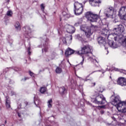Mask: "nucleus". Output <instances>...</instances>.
<instances>
[{
  "label": "nucleus",
  "mask_w": 126,
  "mask_h": 126,
  "mask_svg": "<svg viewBox=\"0 0 126 126\" xmlns=\"http://www.w3.org/2000/svg\"><path fill=\"white\" fill-rule=\"evenodd\" d=\"M89 2L92 6H99V4L102 2V0H89Z\"/></svg>",
  "instance_id": "14"
},
{
  "label": "nucleus",
  "mask_w": 126,
  "mask_h": 126,
  "mask_svg": "<svg viewBox=\"0 0 126 126\" xmlns=\"http://www.w3.org/2000/svg\"><path fill=\"white\" fill-rule=\"evenodd\" d=\"M124 31H125V27H124L123 25L119 24L117 25V28L114 29L113 32H114V33L110 34L108 30L103 29L101 31V34L102 36H104L105 37L107 36V38L112 37V38H114L115 41H117L118 38H120L119 36L121 35L122 33L124 32Z\"/></svg>",
  "instance_id": "1"
},
{
  "label": "nucleus",
  "mask_w": 126,
  "mask_h": 126,
  "mask_svg": "<svg viewBox=\"0 0 126 126\" xmlns=\"http://www.w3.org/2000/svg\"><path fill=\"white\" fill-rule=\"evenodd\" d=\"M115 9L114 7L108 6L104 10V14L106 17H112L114 15Z\"/></svg>",
  "instance_id": "7"
},
{
  "label": "nucleus",
  "mask_w": 126,
  "mask_h": 126,
  "mask_svg": "<svg viewBox=\"0 0 126 126\" xmlns=\"http://www.w3.org/2000/svg\"><path fill=\"white\" fill-rule=\"evenodd\" d=\"M5 124H6V121H5Z\"/></svg>",
  "instance_id": "56"
},
{
  "label": "nucleus",
  "mask_w": 126,
  "mask_h": 126,
  "mask_svg": "<svg viewBox=\"0 0 126 126\" xmlns=\"http://www.w3.org/2000/svg\"><path fill=\"white\" fill-rule=\"evenodd\" d=\"M15 27L17 31H20L21 30V26L19 22H16L15 24Z\"/></svg>",
  "instance_id": "24"
},
{
  "label": "nucleus",
  "mask_w": 126,
  "mask_h": 126,
  "mask_svg": "<svg viewBox=\"0 0 126 126\" xmlns=\"http://www.w3.org/2000/svg\"><path fill=\"white\" fill-rule=\"evenodd\" d=\"M62 14L65 19H66V18H69V17H70V15H69L67 8L65 9V10L63 12Z\"/></svg>",
  "instance_id": "21"
},
{
  "label": "nucleus",
  "mask_w": 126,
  "mask_h": 126,
  "mask_svg": "<svg viewBox=\"0 0 126 126\" xmlns=\"http://www.w3.org/2000/svg\"><path fill=\"white\" fill-rule=\"evenodd\" d=\"M62 71H63L62 68H60L59 67H57V68L56 69V73H62Z\"/></svg>",
  "instance_id": "30"
},
{
  "label": "nucleus",
  "mask_w": 126,
  "mask_h": 126,
  "mask_svg": "<svg viewBox=\"0 0 126 126\" xmlns=\"http://www.w3.org/2000/svg\"><path fill=\"white\" fill-rule=\"evenodd\" d=\"M74 13L75 15H80L83 12V5L82 3L75 2L74 4Z\"/></svg>",
  "instance_id": "3"
},
{
  "label": "nucleus",
  "mask_w": 126,
  "mask_h": 126,
  "mask_svg": "<svg viewBox=\"0 0 126 126\" xmlns=\"http://www.w3.org/2000/svg\"><path fill=\"white\" fill-rule=\"evenodd\" d=\"M6 15L9 17H11L12 16V11L10 10H8L6 13Z\"/></svg>",
  "instance_id": "31"
},
{
  "label": "nucleus",
  "mask_w": 126,
  "mask_h": 126,
  "mask_svg": "<svg viewBox=\"0 0 126 126\" xmlns=\"http://www.w3.org/2000/svg\"><path fill=\"white\" fill-rule=\"evenodd\" d=\"M43 43L45 42V44L43 43V46H41V47H42V53H44V52H48V42H47V40H46L45 41V40H43Z\"/></svg>",
  "instance_id": "19"
},
{
  "label": "nucleus",
  "mask_w": 126,
  "mask_h": 126,
  "mask_svg": "<svg viewBox=\"0 0 126 126\" xmlns=\"http://www.w3.org/2000/svg\"><path fill=\"white\" fill-rule=\"evenodd\" d=\"M80 24V23H79V22H78L76 23L74 25H75V26L77 27V26H79Z\"/></svg>",
  "instance_id": "44"
},
{
  "label": "nucleus",
  "mask_w": 126,
  "mask_h": 126,
  "mask_svg": "<svg viewBox=\"0 0 126 126\" xmlns=\"http://www.w3.org/2000/svg\"><path fill=\"white\" fill-rule=\"evenodd\" d=\"M110 99L111 104L112 105H113V106H117V105H118V103H120V101H121V97L119 95L115 96L112 95L111 96Z\"/></svg>",
  "instance_id": "8"
},
{
  "label": "nucleus",
  "mask_w": 126,
  "mask_h": 126,
  "mask_svg": "<svg viewBox=\"0 0 126 126\" xmlns=\"http://www.w3.org/2000/svg\"><path fill=\"white\" fill-rule=\"evenodd\" d=\"M106 98L104 97L103 94H98L95 97L94 100V103L98 104V105H103L106 104Z\"/></svg>",
  "instance_id": "6"
},
{
  "label": "nucleus",
  "mask_w": 126,
  "mask_h": 126,
  "mask_svg": "<svg viewBox=\"0 0 126 126\" xmlns=\"http://www.w3.org/2000/svg\"><path fill=\"white\" fill-rule=\"evenodd\" d=\"M39 91L41 94H44L45 92H47V88L46 87H42L40 88Z\"/></svg>",
  "instance_id": "26"
},
{
  "label": "nucleus",
  "mask_w": 126,
  "mask_h": 126,
  "mask_svg": "<svg viewBox=\"0 0 126 126\" xmlns=\"http://www.w3.org/2000/svg\"><path fill=\"white\" fill-rule=\"evenodd\" d=\"M94 72H95V71H94V72H92L91 73H90V74H89V75H88V76L87 77H87H89V76H90V75H91V74H92V73H94Z\"/></svg>",
  "instance_id": "47"
},
{
  "label": "nucleus",
  "mask_w": 126,
  "mask_h": 126,
  "mask_svg": "<svg viewBox=\"0 0 126 126\" xmlns=\"http://www.w3.org/2000/svg\"><path fill=\"white\" fill-rule=\"evenodd\" d=\"M6 1H7V2H9V0H6Z\"/></svg>",
  "instance_id": "52"
},
{
  "label": "nucleus",
  "mask_w": 126,
  "mask_h": 126,
  "mask_svg": "<svg viewBox=\"0 0 126 126\" xmlns=\"http://www.w3.org/2000/svg\"><path fill=\"white\" fill-rule=\"evenodd\" d=\"M100 108H105V105H102V106H99Z\"/></svg>",
  "instance_id": "49"
},
{
  "label": "nucleus",
  "mask_w": 126,
  "mask_h": 126,
  "mask_svg": "<svg viewBox=\"0 0 126 126\" xmlns=\"http://www.w3.org/2000/svg\"><path fill=\"white\" fill-rule=\"evenodd\" d=\"M119 17L120 19H122L123 20H126V13L124 15L119 16Z\"/></svg>",
  "instance_id": "33"
},
{
  "label": "nucleus",
  "mask_w": 126,
  "mask_h": 126,
  "mask_svg": "<svg viewBox=\"0 0 126 126\" xmlns=\"http://www.w3.org/2000/svg\"><path fill=\"white\" fill-rule=\"evenodd\" d=\"M100 113L101 114V115H104V114H105V111L101 110L100 111Z\"/></svg>",
  "instance_id": "43"
},
{
  "label": "nucleus",
  "mask_w": 126,
  "mask_h": 126,
  "mask_svg": "<svg viewBox=\"0 0 126 126\" xmlns=\"http://www.w3.org/2000/svg\"><path fill=\"white\" fill-rule=\"evenodd\" d=\"M12 42H13V39H11V41H9V43H12Z\"/></svg>",
  "instance_id": "51"
},
{
  "label": "nucleus",
  "mask_w": 126,
  "mask_h": 126,
  "mask_svg": "<svg viewBox=\"0 0 126 126\" xmlns=\"http://www.w3.org/2000/svg\"><path fill=\"white\" fill-rule=\"evenodd\" d=\"M72 54H75V55H79V51H74L71 48H68L65 51V56L66 57H68L69 56H70V55H72Z\"/></svg>",
  "instance_id": "10"
},
{
  "label": "nucleus",
  "mask_w": 126,
  "mask_h": 126,
  "mask_svg": "<svg viewBox=\"0 0 126 126\" xmlns=\"http://www.w3.org/2000/svg\"><path fill=\"white\" fill-rule=\"evenodd\" d=\"M5 106L7 109L10 108V99H9V96H6Z\"/></svg>",
  "instance_id": "22"
},
{
  "label": "nucleus",
  "mask_w": 126,
  "mask_h": 126,
  "mask_svg": "<svg viewBox=\"0 0 126 126\" xmlns=\"http://www.w3.org/2000/svg\"><path fill=\"white\" fill-rule=\"evenodd\" d=\"M120 39L122 40L123 46H126V37H120Z\"/></svg>",
  "instance_id": "27"
},
{
  "label": "nucleus",
  "mask_w": 126,
  "mask_h": 126,
  "mask_svg": "<svg viewBox=\"0 0 126 126\" xmlns=\"http://www.w3.org/2000/svg\"><path fill=\"white\" fill-rule=\"evenodd\" d=\"M29 74L31 76H32V77H34V74L33 72H31V71H29Z\"/></svg>",
  "instance_id": "38"
},
{
  "label": "nucleus",
  "mask_w": 126,
  "mask_h": 126,
  "mask_svg": "<svg viewBox=\"0 0 126 126\" xmlns=\"http://www.w3.org/2000/svg\"><path fill=\"white\" fill-rule=\"evenodd\" d=\"M40 6H41V10H42V11H44V9H45V6H44V4H41Z\"/></svg>",
  "instance_id": "39"
},
{
  "label": "nucleus",
  "mask_w": 126,
  "mask_h": 126,
  "mask_svg": "<svg viewBox=\"0 0 126 126\" xmlns=\"http://www.w3.org/2000/svg\"><path fill=\"white\" fill-rule=\"evenodd\" d=\"M18 117H19V118L21 117V115H20V113H18Z\"/></svg>",
  "instance_id": "48"
},
{
  "label": "nucleus",
  "mask_w": 126,
  "mask_h": 126,
  "mask_svg": "<svg viewBox=\"0 0 126 126\" xmlns=\"http://www.w3.org/2000/svg\"><path fill=\"white\" fill-rule=\"evenodd\" d=\"M104 90V88L102 86H100L97 89V91L98 92H99V93H102Z\"/></svg>",
  "instance_id": "29"
},
{
  "label": "nucleus",
  "mask_w": 126,
  "mask_h": 126,
  "mask_svg": "<svg viewBox=\"0 0 126 126\" xmlns=\"http://www.w3.org/2000/svg\"><path fill=\"white\" fill-rule=\"evenodd\" d=\"M113 23H119V24H120V23H121V22L120 21L118 20V19H115L113 21Z\"/></svg>",
  "instance_id": "35"
},
{
  "label": "nucleus",
  "mask_w": 126,
  "mask_h": 126,
  "mask_svg": "<svg viewBox=\"0 0 126 126\" xmlns=\"http://www.w3.org/2000/svg\"><path fill=\"white\" fill-rule=\"evenodd\" d=\"M53 103V100L52 99H49L47 102V105L48 108H52V104Z\"/></svg>",
  "instance_id": "28"
},
{
  "label": "nucleus",
  "mask_w": 126,
  "mask_h": 126,
  "mask_svg": "<svg viewBox=\"0 0 126 126\" xmlns=\"http://www.w3.org/2000/svg\"><path fill=\"white\" fill-rule=\"evenodd\" d=\"M86 0H84V3H85V2H86Z\"/></svg>",
  "instance_id": "53"
},
{
  "label": "nucleus",
  "mask_w": 126,
  "mask_h": 126,
  "mask_svg": "<svg viewBox=\"0 0 126 126\" xmlns=\"http://www.w3.org/2000/svg\"><path fill=\"white\" fill-rule=\"evenodd\" d=\"M94 63H98V61H97V60L96 59L94 60Z\"/></svg>",
  "instance_id": "46"
},
{
  "label": "nucleus",
  "mask_w": 126,
  "mask_h": 126,
  "mask_svg": "<svg viewBox=\"0 0 126 126\" xmlns=\"http://www.w3.org/2000/svg\"><path fill=\"white\" fill-rule=\"evenodd\" d=\"M104 73V72H102V73Z\"/></svg>",
  "instance_id": "60"
},
{
  "label": "nucleus",
  "mask_w": 126,
  "mask_h": 126,
  "mask_svg": "<svg viewBox=\"0 0 126 126\" xmlns=\"http://www.w3.org/2000/svg\"><path fill=\"white\" fill-rule=\"evenodd\" d=\"M126 104V101H122L121 100L119 102L117 103L116 105H115L116 107H117V109L118 111H121V109H120V108H123L124 105Z\"/></svg>",
  "instance_id": "16"
},
{
  "label": "nucleus",
  "mask_w": 126,
  "mask_h": 126,
  "mask_svg": "<svg viewBox=\"0 0 126 126\" xmlns=\"http://www.w3.org/2000/svg\"><path fill=\"white\" fill-rule=\"evenodd\" d=\"M95 85H96V83H95V82L91 83V87H94V86H95Z\"/></svg>",
  "instance_id": "42"
},
{
  "label": "nucleus",
  "mask_w": 126,
  "mask_h": 126,
  "mask_svg": "<svg viewBox=\"0 0 126 126\" xmlns=\"http://www.w3.org/2000/svg\"><path fill=\"white\" fill-rule=\"evenodd\" d=\"M82 60L80 63V64H81V65H82L83 64V63H84V57L82 56Z\"/></svg>",
  "instance_id": "37"
},
{
  "label": "nucleus",
  "mask_w": 126,
  "mask_h": 126,
  "mask_svg": "<svg viewBox=\"0 0 126 126\" xmlns=\"http://www.w3.org/2000/svg\"><path fill=\"white\" fill-rule=\"evenodd\" d=\"M92 47L90 45H85L83 47H81V50L80 51H79V56H82L85 54H92Z\"/></svg>",
  "instance_id": "5"
},
{
  "label": "nucleus",
  "mask_w": 126,
  "mask_h": 126,
  "mask_svg": "<svg viewBox=\"0 0 126 126\" xmlns=\"http://www.w3.org/2000/svg\"><path fill=\"white\" fill-rule=\"evenodd\" d=\"M60 21H62V18H60Z\"/></svg>",
  "instance_id": "55"
},
{
  "label": "nucleus",
  "mask_w": 126,
  "mask_h": 126,
  "mask_svg": "<svg viewBox=\"0 0 126 126\" xmlns=\"http://www.w3.org/2000/svg\"><path fill=\"white\" fill-rule=\"evenodd\" d=\"M110 78H111V76L110 77Z\"/></svg>",
  "instance_id": "58"
},
{
  "label": "nucleus",
  "mask_w": 126,
  "mask_h": 126,
  "mask_svg": "<svg viewBox=\"0 0 126 126\" xmlns=\"http://www.w3.org/2000/svg\"><path fill=\"white\" fill-rule=\"evenodd\" d=\"M28 79H29V77H25L24 78H23L21 80V81H26V80H28Z\"/></svg>",
  "instance_id": "40"
},
{
  "label": "nucleus",
  "mask_w": 126,
  "mask_h": 126,
  "mask_svg": "<svg viewBox=\"0 0 126 126\" xmlns=\"http://www.w3.org/2000/svg\"><path fill=\"white\" fill-rule=\"evenodd\" d=\"M57 56V53H56L55 52H52L51 54V55L49 56L50 58V60H55Z\"/></svg>",
  "instance_id": "25"
},
{
  "label": "nucleus",
  "mask_w": 126,
  "mask_h": 126,
  "mask_svg": "<svg viewBox=\"0 0 126 126\" xmlns=\"http://www.w3.org/2000/svg\"><path fill=\"white\" fill-rule=\"evenodd\" d=\"M108 44L109 47H111V48H112V49H117V48H118V47H119L118 44L117 43L114 42V41H109Z\"/></svg>",
  "instance_id": "20"
},
{
  "label": "nucleus",
  "mask_w": 126,
  "mask_h": 126,
  "mask_svg": "<svg viewBox=\"0 0 126 126\" xmlns=\"http://www.w3.org/2000/svg\"><path fill=\"white\" fill-rule=\"evenodd\" d=\"M23 30L24 32V35L27 38H28V36H30L31 35V29L28 26H25L23 28Z\"/></svg>",
  "instance_id": "11"
},
{
  "label": "nucleus",
  "mask_w": 126,
  "mask_h": 126,
  "mask_svg": "<svg viewBox=\"0 0 126 126\" xmlns=\"http://www.w3.org/2000/svg\"><path fill=\"white\" fill-rule=\"evenodd\" d=\"M96 29H97V26H94L93 25H92L91 27L86 28L81 27V30L85 32L87 38H89L93 34L94 31H96Z\"/></svg>",
  "instance_id": "2"
},
{
  "label": "nucleus",
  "mask_w": 126,
  "mask_h": 126,
  "mask_svg": "<svg viewBox=\"0 0 126 126\" xmlns=\"http://www.w3.org/2000/svg\"><path fill=\"white\" fill-rule=\"evenodd\" d=\"M77 38L78 39V40H80L81 41L82 40V36L80 35V34H77Z\"/></svg>",
  "instance_id": "34"
},
{
  "label": "nucleus",
  "mask_w": 126,
  "mask_h": 126,
  "mask_svg": "<svg viewBox=\"0 0 126 126\" xmlns=\"http://www.w3.org/2000/svg\"><path fill=\"white\" fill-rule=\"evenodd\" d=\"M65 29H66V31L68 33H70L71 34L72 33H74V32H75V28H74V27L68 24H66L65 25Z\"/></svg>",
  "instance_id": "12"
},
{
  "label": "nucleus",
  "mask_w": 126,
  "mask_h": 126,
  "mask_svg": "<svg viewBox=\"0 0 126 126\" xmlns=\"http://www.w3.org/2000/svg\"><path fill=\"white\" fill-rule=\"evenodd\" d=\"M106 70H108L109 71H111H111H113V70H115V71H120V72H122L124 74H126V71L125 70L116 68L115 67H112V69L106 68Z\"/></svg>",
  "instance_id": "18"
},
{
  "label": "nucleus",
  "mask_w": 126,
  "mask_h": 126,
  "mask_svg": "<svg viewBox=\"0 0 126 126\" xmlns=\"http://www.w3.org/2000/svg\"><path fill=\"white\" fill-rule=\"evenodd\" d=\"M60 27H62V26H60Z\"/></svg>",
  "instance_id": "59"
},
{
  "label": "nucleus",
  "mask_w": 126,
  "mask_h": 126,
  "mask_svg": "<svg viewBox=\"0 0 126 126\" xmlns=\"http://www.w3.org/2000/svg\"><path fill=\"white\" fill-rule=\"evenodd\" d=\"M34 104L36 105V102H34Z\"/></svg>",
  "instance_id": "57"
},
{
  "label": "nucleus",
  "mask_w": 126,
  "mask_h": 126,
  "mask_svg": "<svg viewBox=\"0 0 126 126\" xmlns=\"http://www.w3.org/2000/svg\"><path fill=\"white\" fill-rule=\"evenodd\" d=\"M61 40L63 42V44L70 45V44H71V40H72V35H69L65 37H62Z\"/></svg>",
  "instance_id": "9"
},
{
  "label": "nucleus",
  "mask_w": 126,
  "mask_h": 126,
  "mask_svg": "<svg viewBox=\"0 0 126 126\" xmlns=\"http://www.w3.org/2000/svg\"><path fill=\"white\" fill-rule=\"evenodd\" d=\"M11 95L12 96L13 95H15V93L13 91H12L11 92Z\"/></svg>",
  "instance_id": "45"
},
{
  "label": "nucleus",
  "mask_w": 126,
  "mask_h": 126,
  "mask_svg": "<svg viewBox=\"0 0 126 126\" xmlns=\"http://www.w3.org/2000/svg\"><path fill=\"white\" fill-rule=\"evenodd\" d=\"M60 93L61 95H63V94H65L66 93V89L64 87H62L59 88Z\"/></svg>",
  "instance_id": "23"
},
{
  "label": "nucleus",
  "mask_w": 126,
  "mask_h": 126,
  "mask_svg": "<svg viewBox=\"0 0 126 126\" xmlns=\"http://www.w3.org/2000/svg\"><path fill=\"white\" fill-rule=\"evenodd\" d=\"M120 111H121L122 113H126V104L123 107L120 109Z\"/></svg>",
  "instance_id": "32"
},
{
  "label": "nucleus",
  "mask_w": 126,
  "mask_h": 126,
  "mask_svg": "<svg viewBox=\"0 0 126 126\" xmlns=\"http://www.w3.org/2000/svg\"><path fill=\"white\" fill-rule=\"evenodd\" d=\"M30 50H31V47H29L28 49V52L29 56H30L31 55V52H30Z\"/></svg>",
  "instance_id": "41"
},
{
  "label": "nucleus",
  "mask_w": 126,
  "mask_h": 126,
  "mask_svg": "<svg viewBox=\"0 0 126 126\" xmlns=\"http://www.w3.org/2000/svg\"><path fill=\"white\" fill-rule=\"evenodd\" d=\"M86 18L89 22H97L99 19V16L92 13L91 12H87L85 14Z\"/></svg>",
  "instance_id": "4"
},
{
  "label": "nucleus",
  "mask_w": 126,
  "mask_h": 126,
  "mask_svg": "<svg viewBox=\"0 0 126 126\" xmlns=\"http://www.w3.org/2000/svg\"><path fill=\"white\" fill-rule=\"evenodd\" d=\"M41 71H42V70H39V72H41Z\"/></svg>",
  "instance_id": "54"
},
{
  "label": "nucleus",
  "mask_w": 126,
  "mask_h": 126,
  "mask_svg": "<svg viewBox=\"0 0 126 126\" xmlns=\"http://www.w3.org/2000/svg\"><path fill=\"white\" fill-rule=\"evenodd\" d=\"M52 60L50 56H47L45 59L46 62H50V61Z\"/></svg>",
  "instance_id": "36"
},
{
  "label": "nucleus",
  "mask_w": 126,
  "mask_h": 126,
  "mask_svg": "<svg viewBox=\"0 0 126 126\" xmlns=\"http://www.w3.org/2000/svg\"><path fill=\"white\" fill-rule=\"evenodd\" d=\"M97 41H98V44L100 46H103L104 47H105V48L106 49V45H107V43H106V41H105L104 37L100 36V37H98Z\"/></svg>",
  "instance_id": "15"
},
{
  "label": "nucleus",
  "mask_w": 126,
  "mask_h": 126,
  "mask_svg": "<svg viewBox=\"0 0 126 126\" xmlns=\"http://www.w3.org/2000/svg\"><path fill=\"white\" fill-rule=\"evenodd\" d=\"M117 84L118 85H120L121 86H126V79L124 77H120L118 78L117 81Z\"/></svg>",
  "instance_id": "13"
},
{
  "label": "nucleus",
  "mask_w": 126,
  "mask_h": 126,
  "mask_svg": "<svg viewBox=\"0 0 126 126\" xmlns=\"http://www.w3.org/2000/svg\"><path fill=\"white\" fill-rule=\"evenodd\" d=\"M84 81H87V80H89V79H87V78L85 79Z\"/></svg>",
  "instance_id": "50"
},
{
  "label": "nucleus",
  "mask_w": 126,
  "mask_h": 126,
  "mask_svg": "<svg viewBox=\"0 0 126 126\" xmlns=\"http://www.w3.org/2000/svg\"><path fill=\"white\" fill-rule=\"evenodd\" d=\"M126 13V6H122L119 10L118 16H121Z\"/></svg>",
  "instance_id": "17"
}]
</instances>
